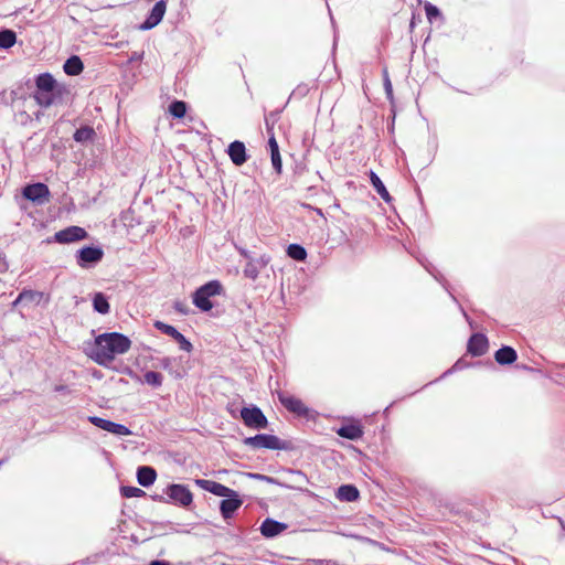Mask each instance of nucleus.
Segmentation results:
<instances>
[{"label": "nucleus", "instance_id": "obj_1", "mask_svg": "<svg viewBox=\"0 0 565 565\" xmlns=\"http://www.w3.org/2000/svg\"><path fill=\"white\" fill-rule=\"evenodd\" d=\"M131 341L118 332L103 333L96 337L92 359L103 366H108L116 355L129 351Z\"/></svg>", "mask_w": 565, "mask_h": 565}, {"label": "nucleus", "instance_id": "obj_2", "mask_svg": "<svg viewBox=\"0 0 565 565\" xmlns=\"http://www.w3.org/2000/svg\"><path fill=\"white\" fill-rule=\"evenodd\" d=\"M223 287L218 280H211L195 290L193 294V303L200 310L206 312L213 308L211 297L221 295Z\"/></svg>", "mask_w": 565, "mask_h": 565}, {"label": "nucleus", "instance_id": "obj_3", "mask_svg": "<svg viewBox=\"0 0 565 565\" xmlns=\"http://www.w3.org/2000/svg\"><path fill=\"white\" fill-rule=\"evenodd\" d=\"M244 444L255 449L266 448L279 450L285 448L277 436L268 434H258L253 437H247L244 439Z\"/></svg>", "mask_w": 565, "mask_h": 565}, {"label": "nucleus", "instance_id": "obj_4", "mask_svg": "<svg viewBox=\"0 0 565 565\" xmlns=\"http://www.w3.org/2000/svg\"><path fill=\"white\" fill-rule=\"evenodd\" d=\"M22 195L36 205H43L50 200V190L46 184L39 182L24 186Z\"/></svg>", "mask_w": 565, "mask_h": 565}, {"label": "nucleus", "instance_id": "obj_5", "mask_svg": "<svg viewBox=\"0 0 565 565\" xmlns=\"http://www.w3.org/2000/svg\"><path fill=\"white\" fill-rule=\"evenodd\" d=\"M104 256L100 247L85 246L77 250L76 263L82 268H88L98 264Z\"/></svg>", "mask_w": 565, "mask_h": 565}, {"label": "nucleus", "instance_id": "obj_6", "mask_svg": "<svg viewBox=\"0 0 565 565\" xmlns=\"http://www.w3.org/2000/svg\"><path fill=\"white\" fill-rule=\"evenodd\" d=\"M241 417L246 426L255 429H264L268 424L266 416L257 406L243 407Z\"/></svg>", "mask_w": 565, "mask_h": 565}, {"label": "nucleus", "instance_id": "obj_7", "mask_svg": "<svg viewBox=\"0 0 565 565\" xmlns=\"http://www.w3.org/2000/svg\"><path fill=\"white\" fill-rule=\"evenodd\" d=\"M87 232L79 226H68L54 234V241L60 244H68L86 238Z\"/></svg>", "mask_w": 565, "mask_h": 565}, {"label": "nucleus", "instance_id": "obj_8", "mask_svg": "<svg viewBox=\"0 0 565 565\" xmlns=\"http://www.w3.org/2000/svg\"><path fill=\"white\" fill-rule=\"evenodd\" d=\"M153 326L157 330L174 339L179 343V347L182 351H192L193 347L191 342L182 333H180L173 326L167 324L162 321H156Z\"/></svg>", "mask_w": 565, "mask_h": 565}, {"label": "nucleus", "instance_id": "obj_9", "mask_svg": "<svg viewBox=\"0 0 565 565\" xmlns=\"http://www.w3.org/2000/svg\"><path fill=\"white\" fill-rule=\"evenodd\" d=\"M195 483L203 490L209 491L217 497L228 498L237 497V492L222 483L207 479H196Z\"/></svg>", "mask_w": 565, "mask_h": 565}, {"label": "nucleus", "instance_id": "obj_10", "mask_svg": "<svg viewBox=\"0 0 565 565\" xmlns=\"http://www.w3.org/2000/svg\"><path fill=\"white\" fill-rule=\"evenodd\" d=\"M167 494L175 503L188 507L192 503L193 495L183 484H171L167 488Z\"/></svg>", "mask_w": 565, "mask_h": 565}, {"label": "nucleus", "instance_id": "obj_11", "mask_svg": "<svg viewBox=\"0 0 565 565\" xmlns=\"http://www.w3.org/2000/svg\"><path fill=\"white\" fill-rule=\"evenodd\" d=\"M166 10H167L166 1L164 0L158 1L151 9L147 19L140 25V29L141 30H150V29L154 28L156 25H158L161 22V20L163 19Z\"/></svg>", "mask_w": 565, "mask_h": 565}, {"label": "nucleus", "instance_id": "obj_12", "mask_svg": "<svg viewBox=\"0 0 565 565\" xmlns=\"http://www.w3.org/2000/svg\"><path fill=\"white\" fill-rule=\"evenodd\" d=\"M270 262V257L268 255H262L257 258H249L244 268V276L256 280L260 270L264 269Z\"/></svg>", "mask_w": 565, "mask_h": 565}, {"label": "nucleus", "instance_id": "obj_13", "mask_svg": "<svg viewBox=\"0 0 565 565\" xmlns=\"http://www.w3.org/2000/svg\"><path fill=\"white\" fill-rule=\"evenodd\" d=\"M278 398H279V402L289 412L295 413L298 416H307L308 415V408L299 398L291 396L287 393H279Z\"/></svg>", "mask_w": 565, "mask_h": 565}, {"label": "nucleus", "instance_id": "obj_14", "mask_svg": "<svg viewBox=\"0 0 565 565\" xmlns=\"http://www.w3.org/2000/svg\"><path fill=\"white\" fill-rule=\"evenodd\" d=\"M488 347L487 337L482 333H475L470 337L467 349L471 355L481 356L487 352Z\"/></svg>", "mask_w": 565, "mask_h": 565}, {"label": "nucleus", "instance_id": "obj_15", "mask_svg": "<svg viewBox=\"0 0 565 565\" xmlns=\"http://www.w3.org/2000/svg\"><path fill=\"white\" fill-rule=\"evenodd\" d=\"M288 525L282 522H278L274 519L267 518L260 525V533L263 536L271 539L284 532Z\"/></svg>", "mask_w": 565, "mask_h": 565}, {"label": "nucleus", "instance_id": "obj_16", "mask_svg": "<svg viewBox=\"0 0 565 565\" xmlns=\"http://www.w3.org/2000/svg\"><path fill=\"white\" fill-rule=\"evenodd\" d=\"M243 500L237 497H228L221 501L220 511L224 520L233 518L234 513L242 507Z\"/></svg>", "mask_w": 565, "mask_h": 565}, {"label": "nucleus", "instance_id": "obj_17", "mask_svg": "<svg viewBox=\"0 0 565 565\" xmlns=\"http://www.w3.org/2000/svg\"><path fill=\"white\" fill-rule=\"evenodd\" d=\"M227 153L235 166H242L247 161L246 148L242 141L235 140L231 142Z\"/></svg>", "mask_w": 565, "mask_h": 565}, {"label": "nucleus", "instance_id": "obj_18", "mask_svg": "<svg viewBox=\"0 0 565 565\" xmlns=\"http://www.w3.org/2000/svg\"><path fill=\"white\" fill-rule=\"evenodd\" d=\"M157 478V472L152 467L141 466L137 470L138 483L142 487H150Z\"/></svg>", "mask_w": 565, "mask_h": 565}, {"label": "nucleus", "instance_id": "obj_19", "mask_svg": "<svg viewBox=\"0 0 565 565\" xmlns=\"http://www.w3.org/2000/svg\"><path fill=\"white\" fill-rule=\"evenodd\" d=\"M518 358L516 351L508 345L500 348L494 353L495 361L501 365L512 364Z\"/></svg>", "mask_w": 565, "mask_h": 565}, {"label": "nucleus", "instance_id": "obj_20", "mask_svg": "<svg viewBox=\"0 0 565 565\" xmlns=\"http://www.w3.org/2000/svg\"><path fill=\"white\" fill-rule=\"evenodd\" d=\"M268 146L270 150V158H271V164L275 171L280 174L282 171V161L279 152L278 142L275 138V136H270L268 140Z\"/></svg>", "mask_w": 565, "mask_h": 565}, {"label": "nucleus", "instance_id": "obj_21", "mask_svg": "<svg viewBox=\"0 0 565 565\" xmlns=\"http://www.w3.org/2000/svg\"><path fill=\"white\" fill-rule=\"evenodd\" d=\"M337 434L340 437L350 439V440H358L363 436V429L360 425L356 424H349L341 426Z\"/></svg>", "mask_w": 565, "mask_h": 565}, {"label": "nucleus", "instance_id": "obj_22", "mask_svg": "<svg viewBox=\"0 0 565 565\" xmlns=\"http://www.w3.org/2000/svg\"><path fill=\"white\" fill-rule=\"evenodd\" d=\"M360 493L356 487L352 484H343L338 488L337 498L344 502H354L359 499Z\"/></svg>", "mask_w": 565, "mask_h": 565}, {"label": "nucleus", "instance_id": "obj_23", "mask_svg": "<svg viewBox=\"0 0 565 565\" xmlns=\"http://www.w3.org/2000/svg\"><path fill=\"white\" fill-rule=\"evenodd\" d=\"M35 86L36 89L51 92L56 89L57 83L50 73H43L35 78Z\"/></svg>", "mask_w": 565, "mask_h": 565}, {"label": "nucleus", "instance_id": "obj_24", "mask_svg": "<svg viewBox=\"0 0 565 565\" xmlns=\"http://www.w3.org/2000/svg\"><path fill=\"white\" fill-rule=\"evenodd\" d=\"M370 181L377 194L386 202L390 203L392 201V196L390 195L388 191L386 190L384 183L380 179V177L374 172L370 171Z\"/></svg>", "mask_w": 565, "mask_h": 565}, {"label": "nucleus", "instance_id": "obj_25", "mask_svg": "<svg viewBox=\"0 0 565 565\" xmlns=\"http://www.w3.org/2000/svg\"><path fill=\"white\" fill-rule=\"evenodd\" d=\"M84 68L82 60L77 55H73L66 60L63 70L67 75H78Z\"/></svg>", "mask_w": 565, "mask_h": 565}, {"label": "nucleus", "instance_id": "obj_26", "mask_svg": "<svg viewBox=\"0 0 565 565\" xmlns=\"http://www.w3.org/2000/svg\"><path fill=\"white\" fill-rule=\"evenodd\" d=\"M55 98H56L55 90L44 92V90L35 89V92H34V99L41 107H45V108L50 107L51 105L54 104Z\"/></svg>", "mask_w": 565, "mask_h": 565}, {"label": "nucleus", "instance_id": "obj_27", "mask_svg": "<svg viewBox=\"0 0 565 565\" xmlns=\"http://www.w3.org/2000/svg\"><path fill=\"white\" fill-rule=\"evenodd\" d=\"M17 41L15 32L9 29L0 31V47L10 49Z\"/></svg>", "mask_w": 565, "mask_h": 565}, {"label": "nucleus", "instance_id": "obj_28", "mask_svg": "<svg viewBox=\"0 0 565 565\" xmlns=\"http://www.w3.org/2000/svg\"><path fill=\"white\" fill-rule=\"evenodd\" d=\"M94 136H95L94 129L92 127L84 126V127L78 128L74 132L73 138L75 141L84 143L86 141L92 140L94 138Z\"/></svg>", "mask_w": 565, "mask_h": 565}, {"label": "nucleus", "instance_id": "obj_29", "mask_svg": "<svg viewBox=\"0 0 565 565\" xmlns=\"http://www.w3.org/2000/svg\"><path fill=\"white\" fill-rule=\"evenodd\" d=\"M93 307L94 309L102 313V315H106L109 312V303H108V300L107 298L102 294V292H97L95 296H94V299H93Z\"/></svg>", "mask_w": 565, "mask_h": 565}, {"label": "nucleus", "instance_id": "obj_30", "mask_svg": "<svg viewBox=\"0 0 565 565\" xmlns=\"http://www.w3.org/2000/svg\"><path fill=\"white\" fill-rule=\"evenodd\" d=\"M287 255L295 260L301 262L306 259L307 252L299 244H290L287 248Z\"/></svg>", "mask_w": 565, "mask_h": 565}, {"label": "nucleus", "instance_id": "obj_31", "mask_svg": "<svg viewBox=\"0 0 565 565\" xmlns=\"http://www.w3.org/2000/svg\"><path fill=\"white\" fill-rule=\"evenodd\" d=\"M143 382L152 387H160L163 382V376L159 372L147 371L143 375Z\"/></svg>", "mask_w": 565, "mask_h": 565}, {"label": "nucleus", "instance_id": "obj_32", "mask_svg": "<svg viewBox=\"0 0 565 565\" xmlns=\"http://www.w3.org/2000/svg\"><path fill=\"white\" fill-rule=\"evenodd\" d=\"M169 111L174 118H182L186 113V104L182 100H174L170 104Z\"/></svg>", "mask_w": 565, "mask_h": 565}, {"label": "nucleus", "instance_id": "obj_33", "mask_svg": "<svg viewBox=\"0 0 565 565\" xmlns=\"http://www.w3.org/2000/svg\"><path fill=\"white\" fill-rule=\"evenodd\" d=\"M120 493L125 498H139L145 495V491L137 487L125 486L120 488Z\"/></svg>", "mask_w": 565, "mask_h": 565}, {"label": "nucleus", "instance_id": "obj_34", "mask_svg": "<svg viewBox=\"0 0 565 565\" xmlns=\"http://www.w3.org/2000/svg\"><path fill=\"white\" fill-rule=\"evenodd\" d=\"M109 430L108 433H111L114 435H117V436H129L131 435V430L122 425V424H118V423H111V425L109 426Z\"/></svg>", "mask_w": 565, "mask_h": 565}, {"label": "nucleus", "instance_id": "obj_35", "mask_svg": "<svg viewBox=\"0 0 565 565\" xmlns=\"http://www.w3.org/2000/svg\"><path fill=\"white\" fill-rule=\"evenodd\" d=\"M88 420L89 423H92L94 426L103 429V430H106L108 431L109 430V426L111 425V420H108V419H105V418H102V417H98V416H89L88 417Z\"/></svg>", "mask_w": 565, "mask_h": 565}, {"label": "nucleus", "instance_id": "obj_36", "mask_svg": "<svg viewBox=\"0 0 565 565\" xmlns=\"http://www.w3.org/2000/svg\"><path fill=\"white\" fill-rule=\"evenodd\" d=\"M425 13L429 22H433L434 19L441 18L440 10L429 2L425 4Z\"/></svg>", "mask_w": 565, "mask_h": 565}, {"label": "nucleus", "instance_id": "obj_37", "mask_svg": "<svg viewBox=\"0 0 565 565\" xmlns=\"http://www.w3.org/2000/svg\"><path fill=\"white\" fill-rule=\"evenodd\" d=\"M383 77H384V88H385L386 96L388 98H391L393 95V87H392V83L388 77V73H387L386 68L383 71Z\"/></svg>", "mask_w": 565, "mask_h": 565}, {"label": "nucleus", "instance_id": "obj_38", "mask_svg": "<svg viewBox=\"0 0 565 565\" xmlns=\"http://www.w3.org/2000/svg\"><path fill=\"white\" fill-rule=\"evenodd\" d=\"M33 298V291L31 290H23L22 292H20V295L18 296V298L15 299V301L13 302V305H18L20 301L24 300V299H32Z\"/></svg>", "mask_w": 565, "mask_h": 565}, {"label": "nucleus", "instance_id": "obj_39", "mask_svg": "<svg viewBox=\"0 0 565 565\" xmlns=\"http://www.w3.org/2000/svg\"><path fill=\"white\" fill-rule=\"evenodd\" d=\"M249 477L253 478V479L266 481V482H269V483H275L276 482L274 478L265 476V475L249 473Z\"/></svg>", "mask_w": 565, "mask_h": 565}, {"label": "nucleus", "instance_id": "obj_40", "mask_svg": "<svg viewBox=\"0 0 565 565\" xmlns=\"http://www.w3.org/2000/svg\"><path fill=\"white\" fill-rule=\"evenodd\" d=\"M174 308H175V310H178L181 313H184V315L188 313V307L183 302H175Z\"/></svg>", "mask_w": 565, "mask_h": 565}, {"label": "nucleus", "instance_id": "obj_41", "mask_svg": "<svg viewBox=\"0 0 565 565\" xmlns=\"http://www.w3.org/2000/svg\"><path fill=\"white\" fill-rule=\"evenodd\" d=\"M149 565H171L168 561H152Z\"/></svg>", "mask_w": 565, "mask_h": 565}, {"label": "nucleus", "instance_id": "obj_42", "mask_svg": "<svg viewBox=\"0 0 565 565\" xmlns=\"http://www.w3.org/2000/svg\"><path fill=\"white\" fill-rule=\"evenodd\" d=\"M239 253L247 259V262L249 260V258H253L246 249H241Z\"/></svg>", "mask_w": 565, "mask_h": 565}, {"label": "nucleus", "instance_id": "obj_43", "mask_svg": "<svg viewBox=\"0 0 565 565\" xmlns=\"http://www.w3.org/2000/svg\"><path fill=\"white\" fill-rule=\"evenodd\" d=\"M169 363H170V359H169V358L163 359V361H162V365H163L164 367H167Z\"/></svg>", "mask_w": 565, "mask_h": 565}, {"label": "nucleus", "instance_id": "obj_44", "mask_svg": "<svg viewBox=\"0 0 565 565\" xmlns=\"http://www.w3.org/2000/svg\"><path fill=\"white\" fill-rule=\"evenodd\" d=\"M64 390H66V386H63V385L57 386V387L55 388V391H57V392H62V391H64Z\"/></svg>", "mask_w": 565, "mask_h": 565}, {"label": "nucleus", "instance_id": "obj_45", "mask_svg": "<svg viewBox=\"0 0 565 565\" xmlns=\"http://www.w3.org/2000/svg\"><path fill=\"white\" fill-rule=\"evenodd\" d=\"M318 214L322 215V211L320 209L316 210Z\"/></svg>", "mask_w": 565, "mask_h": 565}, {"label": "nucleus", "instance_id": "obj_46", "mask_svg": "<svg viewBox=\"0 0 565 565\" xmlns=\"http://www.w3.org/2000/svg\"><path fill=\"white\" fill-rule=\"evenodd\" d=\"M6 462V459L0 460V467Z\"/></svg>", "mask_w": 565, "mask_h": 565}, {"label": "nucleus", "instance_id": "obj_47", "mask_svg": "<svg viewBox=\"0 0 565 565\" xmlns=\"http://www.w3.org/2000/svg\"><path fill=\"white\" fill-rule=\"evenodd\" d=\"M450 372H451V370H447V372L444 373V376L447 375Z\"/></svg>", "mask_w": 565, "mask_h": 565}]
</instances>
